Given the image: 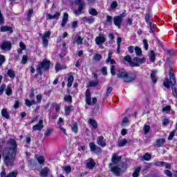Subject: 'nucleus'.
I'll list each match as a JSON object with an SVG mask.
<instances>
[{"label":"nucleus","mask_w":177,"mask_h":177,"mask_svg":"<svg viewBox=\"0 0 177 177\" xmlns=\"http://www.w3.org/2000/svg\"><path fill=\"white\" fill-rule=\"evenodd\" d=\"M9 148H6L3 151L4 162L7 167H13L15 160H16V153L17 152V144L16 140L10 139L8 142Z\"/></svg>","instance_id":"nucleus-1"},{"label":"nucleus","mask_w":177,"mask_h":177,"mask_svg":"<svg viewBox=\"0 0 177 177\" xmlns=\"http://www.w3.org/2000/svg\"><path fill=\"white\" fill-rule=\"evenodd\" d=\"M116 75L118 78L124 80V82H132V81L136 80V75L135 73L128 75V72L124 68L119 69L116 73Z\"/></svg>","instance_id":"nucleus-2"},{"label":"nucleus","mask_w":177,"mask_h":177,"mask_svg":"<svg viewBox=\"0 0 177 177\" xmlns=\"http://www.w3.org/2000/svg\"><path fill=\"white\" fill-rule=\"evenodd\" d=\"M169 76L168 77H165L163 81V86L167 89H169L171 86H174V85L176 84V78L175 77V75L174 74V68L172 66H169Z\"/></svg>","instance_id":"nucleus-3"},{"label":"nucleus","mask_w":177,"mask_h":177,"mask_svg":"<svg viewBox=\"0 0 177 177\" xmlns=\"http://www.w3.org/2000/svg\"><path fill=\"white\" fill-rule=\"evenodd\" d=\"M50 68V61L43 59L42 62L38 64L37 71L39 75H42V73H44V71H48Z\"/></svg>","instance_id":"nucleus-4"},{"label":"nucleus","mask_w":177,"mask_h":177,"mask_svg":"<svg viewBox=\"0 0 177 177\" xmlns=\"http://www.w3.org/2000/svg\"><path fill=\"white\" fill-rule=\"evenodd\" d=\"M123 168H124V163H120L118 165H115L113 167L111 166V172H113L115 176H120L121 175V173L124 172V171H122Z\"/></svg>","instance_id":"nucleus-5"},{"label":"nucleus","mask_w":177,"mask_h":177,"mask_svg":"<svg viewBox=\"0 0 177 177\" xmlns=\"http://www.w3.org/2000/svg\"><path fill=\"white\" fill-rule=\"evenodd\" d=\"M122 20H124V16H122V15L115 16L113 17V24L116 27H118V28H121Z\"/></svg>","instance_id":"nucleus-6"},{"label":"nucleus","mask_w":177,"mask_h":177,"mask_svg":"<svg viewBox=\"0 0 177 177\" xmlns=\"http://www.w3.org/2000/svg\"><path fill=\"white\" fill-rule=\"evenodd\" d=\"M122 159V156H118L117 153H113L112 154V158H111V162L109 163V167H111L113 165H116V164H118L120 161Z\"/></svg>","instance_id":"nucleus-7"},{"label":"nucleus","mask_w":177,"mask_h":177,"mask_svg":"<svg viewBox=\"0 0 177 177\" xmlns=\"http://www.w3.org/2000/svg\"><path fill=\"white\" fill-rule=\"evenodd\" d=\"M106 37L103 36H98L95 38V44L100 48V49H103L104 46H103V43L106 42Z\"/></svg>","instance_id":"nucleus-8"},{"label":"nucleus","mask_w":177,"mask_h":177,"mask_svg":"<svg viewBox=\"0 0 177 177\" xmlns=\"http://www.w3.org/2000/svg\"><path fill=\"white\" fill-rule=\"evenodd\" d=\"M89 147L91 151H95V153H102V149L97 147V145H95V142H90Z\"/></svg>","instance_id":"nucleus-9"},{"label":"nucleus","mask_w":177,"mask_h":177,"mask_svg":"<svg viewBox=\"0 0 177 177\" xmlns=\"http://www.w3.org/2000/svg\"><path fill=\"white\" fill-rule=\"evenodd\" d=\"M124 60H125V62H127V63H129L131 67H138L139 66V65L138 64H136V62H132V57H131V55H127L124 57Z\"/></svg>","instance_id":"nucleus-10"},{"label":"nucleus","mask_w":177,"mask_h":177,"mask_svg":"<svg viewBox=\"0 0 177 177\" xmlns=\"http://www.w3.org/2000/svg\"><path fill=\"white\" fill-rule=\"evenodd\" d=\"M85 96H86L85 100H86V104H88V106H91L92 97L91 95V91L89 89H87L86 91Z\"/></svg>","instance_id":"nucleus-11"},{"label":"nucleus","mask_w":177,"mask_h":177,"mask_svg":"<svg viewBox=\"0 0 177 177\" xmlns=\"http://www.w3.org/2000/svg\"><path fill=\"white\" fill-rule=\"evenodd\" d=\"M44 129V120H40L39 123L32 127V131H41Z\"/></svg>","instance_id":"nucleus-12"},{"label":"nucleus","mask_w":177,"mask_h":177,"mask_svg":"<svg viewBox=\"0 0 177 177\" xmlns=\"http://www.w3.org/2000/svg\"><path fill=\"white\" fill-rule=\"evenodd\" d=\"M97 143L99 145V146H101V147H106L107 146V144L106 143V141L104 140V137L103 136H99L97 140Z\"/></svg>","instance_id":"nucleus-13"},{"label":"nucleus","mask_w":177,"mask_h":177,"mask_svg":"<svg viewBox=\"0 0 177 177\" xmlns=\"http://www.w3.org/2000/svg\"><path fill=\"white\" fill-rule=\"evenodd\" d=\"M95 165H96V162H95V160L93 159L89 158L87 160L86 168H88V169H93Z\"/></svg>","instance_id":"nucleus-14"},{"label":"nucleus","mask_w":177,"mask_h":177,"mask_svg":"<svg viewBox=\"0 0 177 177\" xmlns=\"http://www.w3.org/2000/svg\"><path fill=\"white\" fill-rule=\"evenodd\" d=\"M67 75H69L68 78L67 86L68 88H71L73 82H74V76H73V72L68 73Z\"/></svg>","instance_id":"nucleus-15"},{"label":"nucleus","mask_w":177,"mask_h":177,"mask_svg":"<svg viewBox=\"0 0 177 177\" xmlns=\"http://www.w3.org/2000/svg\"><path fill=\"white\" fill-rule=\"evenodd\" d=\"M10 48H12V44L9 41L3 42L1 46L3 50H10Z\"/></svg>","instance_id":"nucleus-16"},{"label":"nucleus","mask_w":177,"mask_h":177,"mask_svg":"<svg viewBox=\"0 0 177 177\" xmlns=\"http://www.w3.org/2000/svg\"><path fill=\"white\" fill-rule=\"evenodd\" d=\"M134 63H136V64H138V63H140V64H143V63H146V58L145 57H136L133 59Z\"/></svg>","instance_id":"nucleus-17"},{"label":"nucleus","mask_w":177,"mask_h":177,"mask_svg":"<svg viewBox=\"0 0 177 177\" xmlns=\"http://www.w3.org/2000/svg\"><path fill=\"white\" fill-rule=\"evenodd\" d=\"M149 58L150 62L152 63H154L156 62V53H154V50H151L149 54Z\"/></svg>","instance_id":"nucleus-18"},{"label":"nucleus","mask_w":177,"mask_h":177,"mask_svg":"<svg viewBox=\"0 0 177 177\" xmlns=\"http://www.w3.org/2000/svg\"><path fill=\"white\" fill-rule=\"evenodd\" d=\"M157 73H158L157 70H153L151 73V78L153 84L157 83V77H156V74H157Z\"/></svg>","instance_id":"nucleus-19"},{"label":"nucleus","mask_w":177,"mask_h":177,"mask_svg":"<svg viewBox=\"0 0 177 177\" xmlns=\"http://www.w3.org/2000/svg\"><path fill=\"white\" fill-rule=\"evenodd\" d=\"M68 20V14L64 13L62 19V22L61 24V26L64 27V26H66V24H67Z\"/></svg>","instance_id":"nucleus-20"},{"label":"nucleus","mask_w":177,"mask_h":177,"mask_svg":"<svg viewBox=\"0 0 177 177\" xmlns=\"http://www.w3.org/2000/svg\"><path fill=\"white\" fill-rule=\"evenodd\" d=\"M156 146H157V147H161L164 145V143H165V140H164L163 138L158 139L156 140Z\"/></svg>","instance_id":"nucleus-21"},{"label":"nucleus","mask_w":177,"mask_h":177,"mask_svg":"<svg viewBox=\"0 0 177 177\" xmlns=\"http://www.w3.org/2000/svg\"><path fill=\"white\" fill-rule=\"evenodd\" d=\"M48 174H49V168L44 167L43 169H41V176L46 177V176H48Z\"/></svg>","instance_id":"nucleus-22"},{"label":"nucleus","mask_w":177,"mask_h":177,"mask_svg":"<svg viewBox=\"0 0 177 177\" xmlns=\"http://www.w3.org/2000/svg\"><path fill=\"white\" fill-rule=\"evenodd\" d=\"M82 10H84V6L83 4H80L78 9L74 10V13L75 15H81V13H84Z\"/></svg>","instance_id":"nucleus-23"},{"label":"nucleus","mask_w":177,"mask_h":177,"mask_svg":"<svg viewBox=\"0 0 177 177\" xmlns=\"http://www.w3.org/2000/svg\"><path fill=\"white\" fill-rule=\"evenodd\" d=\"M140 171H142V167H138L136 168V169L134 170V172L132 174V176L133 177L139 176V174H140Z\"/></svg>","instance_id":"nucleus-24"},{"label":"nucleus","mask_w":177,"mask_h":177,"mask_svg":"<svg viewBox=\"0 0 177 177\" xmlns=\"http://www.w3.org/2000/svg\"><path fill=\"white\" fill-rule=\"evenodd\" d=\"M1 115L2 117H4V118H6V120H9V118H10L9 113H8V111H6V109L1 110Z\"/></svg>","instance_id":"nucleus-25"},{"label":"nucleus","mask_w":177,"mask_h":177,"mask_svg":"<svg viewBox=\"0 0 177 177\" xmlns=\"http://www.w3.org/2000/svg\"><path fill=\"white\" fill-rule=\"evenodd\" d=\"M83 41H84V39L81 37V36H77V39L73 41V44H75L76 42L77 45H82Z\"/></svg>","instance_id":"nucleus-26"},{"label":"nucleus","mask_w":177,"mask_h":177,"mask_svg":"<svg viewBox=\"0 0 177 177\" xmlns=\"http://www.w3.org/2000/svg\"><path fill=\"white\" fill-rule=\"evenodd\" d=\"M88 122H89V124H91V125H92V127H93V128H94V129H96V128H97V122H96L95 120L89 119Z\"/></svg>","instance_id":"nucleus-27"},{"label":"nucleus","mask_w":177,"mask_h":177,"mask_svg":"<svg viewBox=\"0 0 177 177\" xmlns=\"http://www.w3.org/2000/svg\"><path fill=\"white\" fill-rule=\"evenodd\" d=\"M127 143H128V140L125 138L121 140L120 141H118V146L119 147H124V146H125V145H127Z\"/></svg>","instance_id":"nucleus-28"},{"label":"nucleus","mask_w":177,"mask_h":177,"mask_svg":"<svg viewBox=\"0 0 177 177\" xmlns=\"http://www.w3.org/2000/svg\"><path fill=\"white\" fill-rule=\"evenodd\" d=\"M97 85H99V80H93V81H91L88 83V86H90V87L97 86Z\"/></svg>","instance_id":"nucleus-29"},{"label":"nucleus","mask_w":177,"mask_h":177,"mask_svg":"<svg viewBox=\"0 0 177 177\" xmlns=\"http://www.w3.org/2000/svg\"><path fill=\"white\" fill-rule=\"evenodd\" d=\"M8 77H10V78H15L16 77V73H15V71L12 69H9L8 73H7Z\"/></svg>","instance_id":"nucleus-30"},{"label":"nucleus","mask_w":177,"mask_h":177,"mask_svg":"<svg viewBox=\"0 0 177 177\" xmlns=\"http://www.w3.org/2000/svg\"><path fill=\"white\" fill-rule=\"evenodd\" d=\"M71 129L74 133H77L78 132V124L75 122L73 123L71 126Z\"/></svg>","instance_id":"nucleus-31"},{"label":"nucleus","mask_w":177,"mask_h":177,"mask_svg":"<svg viewBox=\"0 0 177 177\" xmlns=\"http://www.w3.org/2000/svg\"><path fill=\"white\" fill-rule=\"evenodd\" d=\"M1 32H5L6 31H10L12 32V27L9 26H1Z\"/></svg>","instance_id":"nucleus-32"},{"label":"nucleus","mask_w":177,"mask_h":177,"mask_svg":"<svg viewBox=\"0 0 177 177\" xmlns=\"http://www.w3.org/2000/svg\"><path fill=\"white\" fill-rule=\"evenodd\" d=\"M34 13V10L30 9L28 12L27 20L28 21H31V17H32V14Z\"/></svg>","instance_id":"nucleus-33"},{"label":"nucleus","mask_w":177,"mask_h":177,"mask_svg":"<svg viewBox=\"0 0 177 177\" xmlns=\"http://www.w3.org/2000/svg\"><path fill=\"white\" fill-rule=\"evenodd\" d=\"M26 105L30 107V106H32V104H37V102L35 101L32 100L30 101V100H25Z\"/></svg>","instance_id":"nucleus-34"},{"label":"nucleus","mask_w":177,"mask_h":177,"mask_svg":"<svg viewBox=\"0 0 177 177\" xmlns=\"http://www.w3.org/2000/svg\"><path fill=\"white\" fill-rule=\"evenodd\" d=\"M64 100L65 102H68L69 103H73V97H71V95H65Z\"/></svg>","instance_id":"nucleus-35"},{"label":"nucleus","mask_w":177,"mask_h":177,"mask_svg":"<svg viewBox=\"0 0 177 177\" xmlns=\"http://www.w3.org/2000/svg\"><path fill=\"white\" fill-rule=\"evenodd\" d=\"M19 171L17 170H15L14 171H11L8 174V177H17Z\"/></svg>","instance_id":"nucleus-36"},{"label":"nucleus","mask_w":177,"mask_h":177,"mask_svg":"<svg viewBox=\"0 0 177 177\" xmlns=\"http://www.w3.org/2000/svg\"><path fill=\"white\" fill-rule=\"evenodd\" d=\"M6 95L7 96H10L12 95V87L10 86H8L6 89Z\"/></svg>","instance_id":"nucleus-37"},{"label":"nucleus","mask_w":177,"mask_h":177,"mask_svg":"<svg viewBox=\"0 0 177 177\" xmlns=\"http://www.w3.org/2000/svg\"><path fill=\"white\" fill-rule=\"evenodd\" d=\"M134 50L137 56H140V55H142V48H140V47L136 46L134 48Z\"/></svg>","instance_id":"nucleus-38"},{"label":"nucleus","mask_w":177,"mask_h":177,"mask_svg":"<svg viewBox=\"0 0 177 177\" xmlns=\"http://www.w3.org/2000/svg\"><path fill=\"white\" fill-rule=\"evenodd\" d=\"M175 133H176V129L173 130L170 133V134L168 137V140H172L174 139V137L175 136Z\"/></svg>","instance_id":"nucleus-39"},{"label":"nucleus","mask_w":177,"mask_h":177,"mask_svg":"<svg viewBox=\"0 0 177 177\" xmlns=\"http://www.w3.org/2000/svg\"><path fill=\"white\" fill-rule=\"evenodd\" d=\"M171 111V106L168 105L162 108V113H169Z\"/></svg>","instance_id":"nucleus-40"},{"label":"nucleus","mask_w":177,"mask_h":177,"mask_svg":"<svg viewBox=\"0 0 177 177\" xmlns=\"http://www.w3.org/2000/svg\"><path fill=\"white\" fill-rule=\"evenodd\" d=\"M88 13H90L91 15V16H97V11L96 10V9L95 8H91L88 10Z\"/></svg>","instance_id":"nucleus-41"},{"label":"nucleus","mask_w":177,"mask_h":177,"mask_svg":"<svg viewBox=\"0 0 177 177\" xmlns=\"http://www.w3.org/2000/svg\"><path fill=\"white\" fill-rule=\"evenodd\" d=\"M128 124H129V120L128 118H124L122 122V127H127Z\"/></svg>","instance_id":"nucleus-42"},{"label":"nucleus","mask_w":177,"mask_h":177,"mask_svg":"<svg viewBox=\"0 0 177 177\" xmlns=\"http://www.w3.org/2000/svg\"><path fill=\"white\" fill-rule=\"evenodd\" d=\"M52 132H53V129H48L47 131H46L44 133L45 138H48V137L50 136V134L52 133Z\"/></svg>","instance_id":"nucleus-43"},{"label":"nucleus","mask_w":177,"mask_h":177,"mask_svg":"<svg viewBox=\"0 0 177 177\" xmlns=\"http://www.w3.org/2000/svg\"><path fill=\"white\" fill-rule=\"evenodd\" d=\"M94 60H95L96 62H99L100 60H102V55L100 54H95L93 57Z\"/></svg>","instance_id":"nucleus-44"},{"label":"nucleus","mask_w":177,"mask_h":177,"mask_svg":"<svg viewBox=\"0 0 177 177\" xmlns=\"http://www.w3.org/2000/svg\"><path fill=\"white\" fill-rule=\"evenodd\" d=\"M151 158V155L149 153H147L145 154V156H143V159L145 161H149V160H150Z\"/></svg>","instance_id":"nucleus-45"},{"label":"nucleus","mask_w":177,"mask_h":177,"mask_svg":"<svg viewBox=\"0 0 177 177\" xmlns=\"http://www.w3.org/2000/svg\"><path fill=\"white\" fill-rule=\"evenodd\" d=\"M71 113V106H65V115H68Z\"/></svg>","instance_id":"nucleus-46"},{"label":"nucleus","mask_w":177,"mask_h":177,"mask_svg":"<svg viewBox=\"0 0 177 177\" xmlns=\"http://www.w3.org/2000/svg\"><path fill=\"white\" fill-rule=\"evenodd\" d=\"M41 38H50V31H46Z\"/></svg>","instance_id":"nucleus-47"},{"label":"nucleus","mask_w":177,"mask_h":177,"mask_svg":"<svg viewBox=\"0 0 177 177\" xmlns=\"http://www.w3.org/2000/svg\"><path fill=\"white\" fill-rule=\"evenodd\" d=\"M164 174H165V175H166L168 177H172L173 176H172V172L171 171L168 170V169H165L164 171Z\"/></svg>","instance_id":"nucleus-48"},{"label":"nucleus","mask_w":177,"mask_h":177,"mask_svg":"<svg viewBox=\"0 0 177 177\" xmlns=\"http://www.w3.org/2000/svg\"><path fill=\"white\" fill-rule=\"evenodd\" d=\"M42 41H43V46L44 48H48V39L46 38H41Z\"/></svg>","instance_id":"nucleus-49"},{"label":"nucleus","mask_w":177,"mask_h":177,"mask_svg":"<svg viewBox=\"0 0 177 177\" xmlns=\"http://www.w3.org/2000/svg\"><path fill=\"white\" fill-rule=\"evenodd\" d=\"M171 91L173 92V96L177 99V88L176 87H171Z\"/></svg>","instance_id":"nucleus-50"},{"label":"nucleus","mask_w":177,"mask_h":177,"mask_svg":"<svg viewBox=\"0 0 177 177\" xmlns=\"http://www.w3.org/2000/svg\"><path fill=\"white\" fill-rule=\"evenodd\" d=\"M117 6H118V3H117L116 1H113L111 4V9H115V8H117Z\"/></svg>","instance_id":"nucleus-51"},{"label":"nucleus","mask_w":177,"mask_h":177,"mask_svg":"<svg viewBox=\"0 0 177 177\" xmlns=\"http://www.w3.org/2000/svg\"><path fill=\"white\" fill-rule=\"evenodd\" d=\"M143 44H144V49H145L146 50H149V44L147 43V40L144 39Z\"/></svg>","instance_id":"nucleus-52"},{"label":"nucleus","mask_w":177,"mask_h":177,"mask_svg":"<svg viewBox=\"0 0 177 177\" xmlns=\"http://www.w3.org/2000/svg\"><path fill=\"white\" fill-rule=\"evenodd\" d=\"M149 27L151 28V31L154 33L156 32V28H154V24L152 22H149Z\"/></svg>","instance_id":"nucleus-53"},{"label":"nucleus","mask_w":177,"mask_h":177,"mask_svg":"<svg viewBox=\"0 0 177 177\" xmlns=\"http://www.w3.org/2000/svg\"><path fill=\"white\" fill-rule=\"evenodd\" d=\"M143 129H144L145 133L146 135L147 133H149V131H150V126L145 125Z\"/></svg>","instance_id":"nucleus-54"},{"label":"nucleus","mask_w":177,"mask_h":177,"mask_svg":"<svg viewBox=\"0 0 177 177\" xmlns=\"http://www.w3.org/2000/svg\"><path fill=\"white\" fill-rule=\"evenodd\" d=\"M5 56L0 55V67L5 63Z\"/></svg>","instance_id":"nucleus-55"},{"label":"nucleus","mask_w":177,"mask_h":177,"mask_svg":"<svg viewBox=\"0 0 177 177\" xmlns=\"http://www.w3.org/2000/svg\"><path fill=\"white\" fill-rule=\"evenodd\" d=\"M27 60H28L27 55H23L21 63H22L23 64H26L27 63Z\"/></svg>","instance_id":"nucleus-56"},{"label":"nucleus","mask_w":177,"mask_h":177,"mask_svg":"<svg viewBox=\"0 0 177 177\" xmlns=\"http://www.w3.org/2000/svg\"><path fill=\"white\" fill-rule=\"evenodd\" d=\"M162 167H165L166 169H171V164L163 162Z\"/></svg>","instance_id":"nucleus-57"},{"label":"nucleus","mask_w":177,"mask_h":177,"mask_svg":"<svg viewBox=\"0 0 177 177\" xmlns=\"http://www.w3.org/2000/svg\"><path fill=\"white\" fill-rule=\"evenodd\" d=\"M76 5H83V6H85V1H82V0H76L75 1Z\"/></svg>","instance_id":"nucleus-58"},{"label":"nucleus","mask_w":177,"mask_h":177,"mask_svg":"<svg viewBox=\"0 0 177 177\" xmlns=\"http://www.w3.org/2000/svg\"><path fill=\"white\" fill-rule=\"evenodd\" d=\"M111 75H115V66L113 65L111 66Z\"/></svg>","instance_id":"nucleus-59"},{"label":"nucleus","mask_w":177,"mask_h":177,"mask_svg":"<svg viewBox=\"0 0 177 177\" xmlns=\"http://www.w3.org/2000/svg\"><path fill=\"white\" fill-rule=\"evenodd\" d=\"M6 88V84H2L0 87V95H2L3 93V91Z\"/></svg>","instance_id":"nucleus-60"},{"label":"nucleus","mask_w":177,"mask_h":177,"mask_svg":"<svg viewBox=\"0 0 177 177\" xmlns=\"http://www.w3.org/2000/svg\"><path fill=\"white\" fill-rule=\"evenodd\" d=\"M37 161L40 164H44V161H45V159L44 158V156H39L38 158H37Z\"/></svg>","instance_id":"nucleus-61"},{"label":"nucleus","mask_w":177,"mask_h":177,"mask_svg":"<svg viewBox=\"0 0 177 177\" xmlns=\"http://www.w3.org/2000/svg\"><path fill=\"white\" fill-rule=\"evenodd\" d=\"M164 164V162L162 161H156L155 163H154V165L156 167H162V165Z\"/></svg>","instance_id":"nucleus-62"},{"label":"nucleus","mask_w":177,"mask_h":177,"mask_svg":"<svg viewBox=\"0 0 177 177\" xmlns=\"http://www.w3.org/2000/svg\"><path fill=\"white\" fill-rule=\"evenodd\" d=\"M65 172H66L67 174H70V172H71V167L70 166H66L64 168Z\"/></svg>","instance_id":"nucleus-63"},{"label":"nucleus","mask_w":177,"mask_h":177,"mask_svg":"<svg viewBox=\"0 0 177 177\" xmlns=\"http://www.w3.org/2000/svg\"><path fill=\"white\" fill-rule=\"evenodd\" d=\"M145 21H146V23H151L150 22V14H149V13H147L146 15H145Z\"/></svg>","instance_id":"nucleus-64"}]
</instances>
